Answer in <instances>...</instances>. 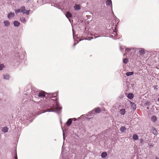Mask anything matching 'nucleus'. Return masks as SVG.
<instances>
[{
	"label": "nucleus",
	"mask_w": 159,
	"mask_h": 159,
	"mask_svg": "<svg viewBox=\"0 0 159 159\" xmlns=\"http://www.w3.org/2000/svg\"><path fill=\"white\" fill-rule=\"evenodd\" d=\"M73 36L74 38V33L73 32Z\"/></svg>",
	"instance_id": "ea45409f"
},
{
	"label": "nucleus",
	"mask_w": 159,
	"mask_h": 159,
	"mask_svg": "<svg viewBox=\"0 0 159 159\" xmlns=\"http://www.w3.org/2000/svg\"><path fill=\"white\" fill-rule=\"evenodd\" d=\"M139 49L140 50H139V52L140 55H143L145 53V52L144 49L143 48H140Z\"/></svg>",
	"instance_id": "423d86ee"
},
{
	"label": "nucleus",
	"mask_w": 159,
	"mask_h": 159,
	"mask_svg": "<svg viewBox=\"0 0 159 159\" xmlns=\"http://www.w3.org/2000/svg\"><path fill=\"white\" fill-rule=\"evenodd\" d=\"M117 35V32L116 31H114L111 34V37H115Z\"/></svg>",
	"instance_id": "b1692460"
},
{
	"label": "nucleus",
	"mask_w": 159,
	"mask_h": 159,
	"mask_svg": "<svg viewBox=\"0 0 159 159\" xmlns=\"http://www.w3.org/2000/svg\"><path fill=\"white\" fill-rule=\"evenodd\" d=\"M123 61L124 63L127 64L128 62V59L127 58H125L123 60Z\"/></svg>",
	"instance_id": "c85d7f7f"
},
{
	"label": "nucleus",
	"mask_w": 159,
	"mask_h": 159,
	"mask_svg": "<svg viewBox=\"0 0 159 159\" xmlns=\"http://www.w3.org/2000/svg\"><path fill=\"white\" fill-rule=\"evenodd\" d=\"M134 74V72H127L126 73V75L128 76L133 75Z\"/></svg>",
	"instance_id": "bb28decb"
},
{
	"label": "nucleus",
	"mask_w": 159,
	"mask_h": 159,
	"mask_svg": "<svg viewBox=\"0 0 159 159\" xmlns=\"http://www.w3.org/2000/svg\"><path fill=\"white\" fill-rule=\"evenodd\" d=\"M133 138L134 140H137L139 139V137L137 134H134L133 135Z\"/></svg>",
	"instance_id": "4be33fe9"
},
{
	"label": "nucleus",
	"mask_w": 159,
	"mask_h": 159,
	"mask_svg": "<svg viewBox=\"0 0 159 159\" xmlns=\"http://www.w3.org/2000/svg\"><path fill=\"white\" fill-rule=\"evenodd\" d=\"M4 26L6 27H8L10 25V22L7 20H5L4 22Z\"/></svg>",
	"instance_id": "a211bd4d"
},
{
	"label": "nucleus",
	"mask_w": 159,
	"mask_h": 159,
	"mask_svg": "<svg viewBox=\"0 0 159 159\" xmlns=\"http://www.w3.org/2000/svg\"><path fill=\"white\" fill-rule=\"evenodd\" d=\"M123 49V48L122 47H120V50L121 51H122V50Z\"/></svg>",
	"instance_id": "f704fd0d"
},
{
	"label": "nucleus",
	"mask_w": 159,
	"mask_h": 159,
	"mask_svg": "<svg viewBox=\"0 0 159 159\" xmlns=\"http://www.w3.org/2000/svg\"><path fill=\"white\" fill-rule=\"evenodd\" d=\"M95 114V112L94 110H93L91 111H90L88 113L87 115V116H91Z\"/></svg>",
	"instance_id": "f3484780"
},
{
	"label": "nucleus",
	"mask_w": 159,
	"mask_h": 159,
	"mask_svg": "<svg viewBox=\"0 0 159 159\" xmlns=\"http://www.w3.org/2000/svg\"><path fill=\"white\" fill-rule=\"evenodd\" d=\"M157 120V117L155 116H153L151 117V120L153 122H155Z\"/></svg>",
	"instance_id": "6e6552de"
},
{
	"label": "nucleus",
	"mask_w": 159,
	"mask_h": 159,
	"mask_svg": "<svg viewBox=\"0 0 159 159\" xmlns=\"http://www.w3.org/2000/svg\"><path fill=\"white\" fill-rule=\"evenodd\" d=\"M106 4L107 5H111V9H112V1L111 0H107L106 1Z\"/></svg>",
	"instance_id": "0eeeda50"
},
{
	"label": "nucleus",
	"mask_w": 159,
	"mask_h": 159,
	"mask_svg": "<svg viewBox=\"0 0 159 159\" xmlns=\"http://www.w3.org/2000/svg\"><path fill=\"white\" fill-rule=\"evenodd\" d=\"M14 26L16 27H18L20 25V23L17 21H15L13 23Z\"/></svg>",
	"instance_id": "aec40b11"
},
{
	"label": "nucleus",
	"mask_w": 159,
	"mask_h": 159,
	"mask_svg": "<svg viewBox=\"0 0 159 159\" xmlns=\"http://www.w3.org/2000/svg\"><path fill=\"white\" fill-rule=\"evenodd\" d=\"M158 101L159 102V98H158Z\"/></svg>",
	"instance_id": "a19ab883"
},
{
	"label": "nucleus",
	"mask_w": 159,
	"mask_h": 159,
	"mask_svg": "<svg viewBox=\"0 0 159 159\" xmlns=\"http://www.w3.org/2000/svg\"><path fill=\"white\" fill-rule=\"evenodd\" d=\"M15 11L16 13H18L20 12V9H15Z\"/></svg>",
	"instance_id": "7c9ffc66"
},
{
	"label": "nucleus",
	"mask_w": 159,
	"mask_h": 159,
	"mask_svg": "<svg viewBox=\"0 0 159 159\" xmlns=\"http://www.w3.org/2000/svg\"><path fill=\"white\" fill-rule=\"evenodd\" d=\"M15 156L14 157L15 158V159H17V157L16 152L15 153Z\"/></svg>",
	"instance_id": "2f4dec72"
},
{
	"label": "nucleus",
	"mask_w": 159,
	"mask_h": 159,
	"mask_svg": "<svg viewBox=\"0 0 159 159\" xmlns=\"http://www.w3.org/2000/svg\"><path fill=\"white\" fill-rule=\"evenodd\" d=\"M95 15H96L97 14V13L96 12V13H95Z\"/></svg>",
	"instance_id": "79ce46f5"
},
{
	"label": "nucleus",
	"mask_w": 159,
	"mask_h": 159,
	"mask_svg": "<svg viewBox=\"0 0 159 159\" xmlns=\"http://www.w3.org/2000/svg\"><path fill=\"white\" fill-rule=\"evenodd\" d=\"M130 103L131 104V106L132 107L134 110H135L136 109L135 104L130 101Z\"/></svg>",
	"instance_id": "412c9836"
},
{
	"label": "nucleus",
	"mask_w": 159,
	"mask_h": 159,
	"mask_svg": "<svg viewBox=\"0 0 159 159\" xmlns=\"http://www.w3.org/2000/svg\"><path fill=\"white\" fill-rule=\"evenodd\" d=\"M20 9V12L23 14H26L27 15H29L30 12L31 11L30 10H26L25 9V7L24 6L21 7Z\"/></svg>",
	"instance_id": "7ed1b4c3"
},
{
	"label": "nucleus",
	"mask_w": 159,
	"mask_h": 159,
	"mask_svg": "<svg viewBox=\"0 0 159 159\" xmlns=\"http://www.w3.org/2000/svg\"><path fill=\"white\" fill-rule=\"evenodd\" d=\"M76 43H74L73 45V47H74L75 46V45H76Z\"/></svg>",
	"instance_id": "e433bc0d"
},
{
	"label": "nucleus",
	"mask_w": 159,
	"mask_h": 159,
	"mask_svg": "<svg viewBox=\"0 0 159 159\" xmlns=\"http://www.w3.org/2000/svg\"><path fill=\"white\" fill-rule=\"evenodd\" d=\"M101 157L102 158H104L106 157L107 156V153L106 152H102L101 154Z\"/></svg>",
	"instance_id": "a878e982"
},
{
	"label": "nucleus",
	"mask_w": 159,
	"mask_h": 159,
	"mask_svg": "<svg viewBox=\"0 0 159 159\" xmlns=\"http://www.w3.org/2000/svg\"><path fill=\"white\" fill-rule=\"evenodd\" d=\"M132 50H133L134 52H136L135 49L134 48L132 49L126 48L125 49V51L127 52H131Z\"/></svg>",
	"instance_id": "6ab92c4d"
},
{
	"label": "nucleus",
	"mask_w": 159,
	"mask_h": 159,
	"mask_svg": "<svg viewBox=\"0 0 159 159\" xmlns=\"http://www.w3.org/2000/svg\"><path fill=\"white\" fill-rule=\"evenodd\" d=\"M37 95L39 97L43 98L45 96V92L43 91H41L37 93Z\"/></svg>",
	"instance_id": "20e7f679"
},
{
	"label": "nucleus",
	"mask_w": 159,
	"mask_h": 159,
	"mask_svg": "<svg viewBox=\"0 0 159 159\" xmlns=\"http://www.w3.org/2000/svg\"><path fill=\"white\" fill-rule=\"evenodd\" d=\"M20 20L21 22L23 23H25L26 22L25 18L23 17H20Z\"/></svg>",
	"instance_id": "393cba45"
},
{
	"label": "nucleus",
	"mask_w": 159,
	"mask_h": 159,
	"mask_svg": "<svg viewBox=\"0 0 159 159\" xmlns=\"http://www.w3.org/2000/svg\"><path fill=\"white\" fill-rule=\"evenodd\" d=\"M152 133L154 135L157 134V131L155 128H153L152 129Z\"/></svg>",
	"instance_id": "cd10ccee"
},
{
	"label": "nucleus",
	"mask_w": 159,
	"mask_h": 159,
	"mask_svg": "<svg viewBox=\"0 0 159 159\" xmlns=\"http://www.w3.org/2000/svg\"><path fill=\"white\" fill-rule=\"evenodd\" d=\"M147 109H148V107H147Z\"/></svg>",
	"instance_id": "c03bdc74"
},
{
	"label": "nucleus",
	"mask_w": 159,
	"mask_h": 159,
	"mask_svg": "<svg viewBox=\"0 0 159 159\" xmlns=\"http://www.w3.org/2000/svg\"><path fill=\"white\" fill-rule=\"evenodd\" d=\"M127 97L129 99H131L134 97V94L132 93H129L128 94Z\"/></svg>",
	"instance_id": "dca6fc26"
},
{
	"label": "nucleus",
	"mask_w": 159,
	"mask_h": 159,
	"mask_svg": "<svg viewBox=\"0 0 159 159\" xmlns=\"http://www.w3.org/2000/svg\"><path fill=\"white\" fill-rule=\"evenodd\" d=\"M126 128L124 126H121L120 129V131L122 133H124L125 132Z\"/></svg>",
	"instance_id": "2eb2a0df"
},
{
	"label": "nucleus",
	"mask_w": 159,
	"mask_h": 159,
	"mask_svg": "<svg viewBox=\"0 0 159 159\" xmlns=\"http://www.w3.org/2000/svg\"><path fill=\"white\" fill-rule=\"evenodd\" d=\"M15 16V13L14 12H10L7 15V17L8 19H10L11 18Z\"/></svg>",
	"instance_id": "39448f33"
},
{
	"label": "nucleus",
	"mask_w": 159,
	"mask_h": 159,
	"mask_svg": "<svg viewBox=\"0 0 159 159\" xmlns=\"http://www.w3.org/2000/svg\"><path fill=\"white\" fill-rule=\"evenodd\" d=\"M71 119H72V120H74V121H76L77 120L75 118H71Z\"/></svg>",
	"instance_id": "72a5a7b5"
},
{
	"label": "nucleus",
	"mask_w": 159,
	"mask_h": 159,
	"mask_svg": "<svg viewBox=\"0 0 159 159\" xmlns=\"http://www.w3.org/2000/svg\"><path fill=\"white\" fill-rule=\"evenodd\" d=\"M63 139H64L65 137H64V132H63Z\"/></svg>",
	"instance_id": "c9c22d12"
},
{
	"label": "nucleus",
	"mask_w": 159,
	"mask_h": 159,
	"mask_svg": "<svg viewBox=\"0 0 159 159\" xmlns=\"http://www.w3.org/2000/svg\"><path fill=\"white\" fill-rule=\"evenodd\" d=\"M74 8L76 10H79L80 9V5L75 4L74 6Z\"/></svg>",
	"instance_id": "9d476101"
},
{
	"label": "nucleus",
	"mask_w": 159,
	"mask_h": 159,
	"mask_svg": "<svg viewBox=\"0 0 159 159\" xmlns=\"http://www.w3.org/2000/svg\"><path fill=\"white\" fill-rule=\"evenodd\" d=\"M117 25V24H115V25L116 26Z\"/></svg>",
	"instance_id": "37998d69"
},
{
	"label": "nucleus",
	"mask_w": 159,
	"mask_h": 159,
	"mask_svg": "<svg viewBox=\"0 0 159 159\" xmlns=\"http://www.w3.org/2000/svg\"><path fill=\"white\" fill-rule=\"evenodd\" d=\"M8 128L7 126L4 127L2 129V131L4 133H6L8 132Z\"/></svg>",
	"instance_id": "ddd939ff"
},
{
	"label": "nucleus",
	"mask_w": 159,
	"mask_h": 159,
	"mask_svg": "<svg viewBox=\"0 0 159 159\" xmlns=\"http://www.w3.org/2000/svg\"><path fill=\"white\" fill-rule=\"evenodd\" d=\"M126 111L124 109H122L120 110V114L122 115H124Z\"/></svg>",
	"instance_id": "4468645a"
},
{
	"label": "nucleus",
	"mask_w": 159,
	"mask_h": 159,
	"mask_svg": "<svg viewBox=\"0 0 159 159\" xmlns=\"http://www.w3.org/2000/svg\"><path fill=\"white\" fill-rule=\"evenodd\" d=\"M101 109L99 107H97L95 109V113H99L101 112Z\"/></svg>",
	"instance_id": "5701e85b"
},
{
	"label": "nucleus",
	"mask_w": 159,
	"mask_h": 159,
	"mask_svg": "<svg viewBox=\"0 0 159 159\" xmlns=\"http://www.w3.org/2000/svg\"><path fill=\"white\" fill-rule=\"evenodd\" d=\"M143 141V140L142 139H141V142H142Z\"/></svg>",
	"instance_id": "58836bf2"
},
{
	"label": "nucleus",
	"mask_w": 159,
	"mask_h": 159,
	"mask_svg": "<svg viewBox=\"0 0 159 159\" xmlns=\"http://www.w3.org/2000/svg\"><path fill=\"white\" fill-rule=\"evenodd\" d=\"M66 17L69 19V20L70 21V19H69V18L72 17V15L71 13H70L69 11H67L66 14Z\"/></svg>",
	"instance_id": "9b49d317"
},
{
	"label": "nucleus",
	"mask_w": 159,
	"mask_h": 159,
	"mask_svg": "<svg viewBox=\"0 0 159 159\" xmlns=\"http://www.w3.org/2000/svg\"><path fill=\"white\" fill-rule=\"evenodd\" d=\"M116 17V16H114V17Z\"/></svg>",
	"instance_id": "a18cd8bd"
},
{
	"label": "nucleus",
	"mask_w": 159,
	"mask_h": 159,
	"mask_svg": "<svg viewBox=\"0 0 159 159\" xmlns=\"http://www.w3.org/2000/svg\"><path fill=\"white\" fill-rule=\"evenodd\" d=\"M149 146L152 147L153 146V145L152 144H150L149 145Z\"/></svg>",
	"instance_id": "473e14b6"
},
{
	"label": "nucleus",
	"mask_w": 159,
	"mask_h": 159,
	"mask_svg": "<svg viewBox=\"0 0 159 159\" xmlns=\"http://www.w3.org/2000/svg\"><path fill=\"white\" fill-rule=\"evenodd\" d=\"M156 159H159V158L158 157H156Z\"/></svg>",
	"instance_id": "4c0bfd02"
},
{
	"label": "nucleus",
	"mask_w": 159,
	"mask_h": 159,
	"mask_svg": "<svg viewBox=\"0 0 159 159\" xmlns=\"http://www.w3.org/2000/svg\"><path fill=\"white\" fill-rule=\"evenodd\" d=\"M3 78L6 80H8L10 78V76L8 74H6L3 75Z\"/></svg>",
	"instance_id": "f8f14e48"
},
{
	"label": "nucleus",
	"mask_w": 159,
	"mask_h": 159,
	"mask_svg": "<svg viewBox=\"0 0 159 159\" xmlns=\"http://www.w3.org/2000/svg\"><path fill=\"white\" fill-rule=\"evenodd\" d=\"M72 122V119H71V118H70V119H69L66 122V124L68 126H69L71 124Z\"/></svg>",
	"instance_id": "1a4fd4ad"
},
{
	"label": "nucleus",
	"mask_w": 159,
	"mask_h": 159,
	"mask_svg": "<svg viewBox=\"0 0 159 159\" xmlns=\"http://www.w3.org/2000/svg\"><path fill=\"white\" fill-rule=\"evenodd\" d=\"M31 114L30 116L29 115L27 114L26 115H24L21 118V122L23 123L28 122V121H30L31 120Z\"/></svg>",
	"instance_id": "f03ea898"
},
{
	"label": "nucleus",
	"mask_w": 159,
	"mask_h": 159,
	"mask_svg": "<svg viewBox=\"0 0 159 159\" xmlns=\"http://www.w3.org/2000/svg\"><path fill=\"white\" fill-rule=\"evenodd\" d=\"M4 67V66L3 64L0 65V70H2Z\"/></svg>",
	"instance_id": "c756f323"
},
{
	"label": "nucleus",
	"mask_w": 159,
	"mask_h": 159,
	"mask_svg": "<svg viewBox=\"0 0 159 159\" xmlns=\"http://www.w3.org/2000/svg\"><path fill=\"white\" fill-rule=\"evenodd\" d=\"M48 96L51 98H54V99H52L53 101L52 102V104H50L49 107L50 109H48V111L49 112H57L58 111L61 110L62 107L60 106L59 103L56 101L57 98L56 96L57 95L56 93H48Z\"/></svg>",
	"instance_id": "f257e3e1"
}]
</instances>
